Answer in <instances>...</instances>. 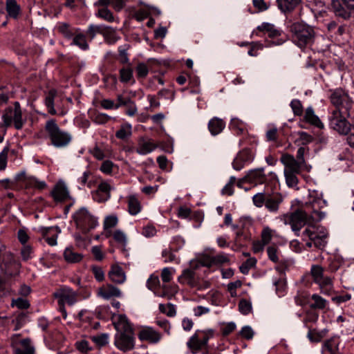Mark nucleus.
Listing matches in <instances>:
<instances>
[{
  "mask_svg": "<svg viewBox=\"0 0 354 354\" xmlns=\"http://www.w3.org/2000/svg\"><path fill=\"white\" fill-rule=\"evenodd\" d=\"M28 314L24 312L16 313L11 317V325L13 326L14 330H19L28 322Z\"/></svg>",
  "mask_w": 354,
  "mask_h": 354,
  "instance_id": "23",
  "label": "nucleus"
},
{
  "mask_svg": "<svg viewBox=\"0 0 354 354\" xmlns=\"http://www.w3.org/2000/svg\"><path fill=\"white\" fill-rule=\"evenodd\" d=\"M73 218L76 222L77 225L85 232L93 229L97 225L96 218L93 216L84 207L79 209L74 214Z\"/></svg>",
  "mask_w": 354,
  "mask_h": 354,
  "instance_id": "9",
  "label": "nucleus"
},
{
  "mask_svg": "<svg viewBox=\"0 0 354 354\" xmlns=\"http://www.w3.org/2000/svg\"><path fill=\"white\" fill-rule=\"evenodd\" d=\"M326 237H327L326 234H323L321 236L317 234L313 240L314 245L319 249L324 248L326 244Z\"/></svg>",
  "mask_w": 354,
  "mask_h": 354,
  "instance_id": "50",
  "label": "nucleus"
},
{
  "mask_svg": "<svg viewBox=\"0 0 354 354\" xmlns=\"http://www.w3.org/2000/svg\"><path fill=\"white\" fill-rule=\"evenodd\" d=\"M290 105L295 115L301 116L303 115V106L300 100L297 99L292 100Z\"/></svg>",
  "mask_w": 354,
  "mask_h": 354,
  "instance_id": "47",
  "label": "nucleus"
},
{
  "mask_svg": "<svg viewBox=\"0 0 354 354\" xmlns=\"http://www.w3.org/2000/svg\"><path fill=\"white\" fill-rule=\"evenodd\" d=\"M102 35L105 41L109 44H113L120 39V37L117 35L115 30L110 26H106Z\"/></svg>",
  "mask_w": 354,
  "mask_h": 354,
  "instance_id": "34",
  "label": "nucleus"
},
{
  "mask_svg": "<svg viewBox=\"0 0 354 354\" xmlns=\"http://www.w3.org/2000/svg\"><path fill=\"white\" fill-rule=\"evenodd\" d=\"M59 31L67 38H71L73 35L74 32L70 28V26L66 23L59 24L57 26Z\"/></svg>",
  "mask_w": 354,
  "mask_h": 354,
  "instance_id": "49",
  "label": "nucleus"
},
{
  "mask_svg": "<svg viewBox=\"0 0 354 354\" xmlns=\"http://www.w3.org/2000/svg\"><path fill=\"white\" fill-rule=\"evenodd\" d=\"M17 238L19 241L21 243L22 246L28 245L27 242L30 237L28 234L27 230L25 228L19 229L17 232Z\"/></svg>",
  "mask_w": 354,
  "mask_h": 354,
  "instance_id": "61",
  "label": "nucleus"
},
{
  "mask_svg": "<svg viewBox=\"0 0 354 354\" xmlns=\"http://www.w3.org/2000/svg\"><path fill=\"white\" fill-rule=\"evenodd\" d=\"M115 345L120 350L126 352L134 347V337L133 333H117L115 337Z\"/></svg>",
  "mask_w": 354,
  "mask_h": 354,
  "instance_id": "15",
  "label": "nucleus"
},
{
  "mask_svg": "<svg viewBox=\"0 0 354 354\" xmlns=\"http://www.w3.org/2000/svg\"><path fill=\"white\" fill-rule=\"evenodd\" d=\"M346 117L348 116L339 110L333 111L329 118L330 127L339 133L346 135L351 130V125Z\"/></svg>",
  "mask_w": 354,
  "mask_h": 354,
  "instance_id": "8",
  "label": "nucleus"
},
{
  "mask_svg": "<svg viewBox=\"0 0 354 354\" xmlns=\"http://www.w3.org/2000/svg\"><path fill=\"white\" fill-rule=\"evenodd\" d=\"M21 257L23 261H26L33 257L32 248L30 245H24L21 249Z\"/></svg>",
  "mask_w": 354,
  "mask_h": 354,
  "instance_id": "46",
  "label": "nucleus"
},
{
  "mask_svg": "<svg viewBox=\"0 0 354 354\" xmlns=\"http://www.w3.org/2000/svg\"><path fill=\"white\" fill-rule=\"evenodd\" d=\"M108 275L110 280L115 283L121 284L126 280L125 272L118 265L112 266Z\"/></svg>",
  "mask_w": 354,
  "mask_h": 354,
  "instance_id": "20",
  "label": "nucleus"
},
{
  "mask_svg": "<svg viewBox=\"0 0 354 354\" xmlns=\"http://www.w3.org/2000/svg\"><path fill=\"white\" fill-rule=\"evenodd\" d=\"M12 306H16L19 309H26L30 306L28 301L24 298H17L12 301Z\"/></svg>",
  "mask_w": 354,
  "mask_h": 354,
  "instance_id": "55",
  "label": "nucleus"
},
{
  "mask_svg": "<svg viewBox=\"0 0 354 354\" xmlns=\"http://www.w3.org/2000/svg\"><path fill=\"white\" fill-rule=\"evenodd\" d=\"M310 273L314 282L319 285L322 292L328 295L333 288L332 279L324 274L323 268L314 265L311 267Z\"/></svg>",
  "mask_w": 354,
  "mask_h": 354,
  "instance_id": "7",
  "label": "nucleus"
},
{
  "mask_svg": "<svg viewBox=\"0 0 354 354\" xmlns=\"http://www.w3.org/2000/svg\"><path fill=\"white\" fill-rule=\"evenodd\" d=\"M326 205V202L321 198L314 199L310 203L313 211L310 214L302 209H297L295 211L283 214L281 221L284 224L290 225L292 231L299 232L306 225L313 227L317 222L321 221L325 216V213L320 208Z\"/></svg>",
  "mask_w": 354,
  "mask_h": 354,
  "instance_id": "1",
  "label": "nucleus"
},
{
  "mask_svg": "<svg viewBox=\"0 0 354 354\" xmlns=\"http://www.w3.org/2000/svg\"><path fill=\"white\" fill-rule=\"evenodd\" d=\"M277 248L273 245L269 246L267 248L268 258L272 261L277 263L279 261V257L277 254Z\"/></svg>",
  "mask_w": 354,
  "mask_h": 354,
  "instance_id": "63",
  "label": "nucleus"
},
{
  "mask_svg": "<svg viewBox=\"0 0 354 354\" xmlns=\"http://www.w3.org/2000/svg\"><path fill=\"white\" fill-rule=\"evenodd\" d=\"M258 29L261 31H266L269 34V36L272 37L280 35L279 30H277L274 25L268 23L262 24L258 27Z\"/></svg>",
  "mask_w": 354,
  "mask_h": 354,
  "instance_id": "39",
  "label": "nucleus"
},
{
  "mask_svg": "<svg viewBox=\"0 0 354 354\" xmlns=\"http://www.w3.org/2000/svg\"><path fill=\"white\" fill-rule=\"evenodd\" d=\"M12 354H35V347L29 338L15 334L10 338Z\"/></svg>",
  "mask_w": 354,
  "mask_h": 354,
  "instance_id": "6",
  "label": "nucleus"
},
{
  "mask_svg": "<svg viewBox=\"0 0 354 354\" xmlns=\"http://www.w3.org/2000/svg\"><path fill=\"white\" fill-rule=\"evenodd\" d=\"M240 312L243 315H248L252 310L251 303L246 299H241L239 304Z\"/></svg>",
  "mask_w": 354,
  "mask_h": 354,
  "instance_id": "56",
  "label": "nucleus"
},
{
  "mask_svg": "<svg viewBox=\"0 0 354 354\" xmlns=\"http://www.w3.org/2000/svg\"><path fill=\"white\" fill-rule=\"evenodd\" d=\"M237 156L243 160L245 163L251 162L253 159L252 151L249 149H244L241 151Z\"/></svg>",
  "mask_w": 354,
  "mask_h": 354,
  "instance_id": "51",
  "label": "nucleus"
},
{
  "mask_svg": "<svg viewBox=\"0 0 354 354\" xmlns=\"http://www.w3.org/2000/svg\"><path fill=\"white\" fill-rule=\"evenodd\" d=\"M3 263L5 272L7 275L12 277L18 274L21 268V263L17 259L14 254L10 252L5 254Z\"/></svg>",
  "mask_w": 354,
  "mask_h": 354,
  "instance_id": "14",
  "label": "nucleus"
},
{
  "mask_svg": "<svg viewBox=\"0 0 354 354\" xmlns=\"http://www.w3.org/2000/svg\"><path fill=\"white\" fill-rule=\"evenodd\" d=\"M178 281L183 284H187L190 287H196L197 281L195 272L192 269H185L178 277Z\"/></svg>",
  "mask_w": 354,
  "mask_h": 354,
  "instance_id": "24",
  "label": "nucleus"
},
{
  "mask_svg": "<svg viewBox=\"0 0 354 354\" xmlns=\"http://www.w3.org/2000/svg\"><path fill=\"white\" fill-rule=\"evenodd\" d=\"M331 104L336 107L335 110L344 112V115L350 116V111L353 107V100L348 93L342 88L331 91L330 95Z\"/></svg>",
  "mask_w": 354,
  "mask_h": 354,
  "instance_id": "4",
  "label": "nucleus"
},
{
  "mask_svg": "<svg viewBox=\"0 0 354 354\" xmlns=\"http://www.w3.org/2000/svg\"><path fill=\"white\" fill-rule=\"evenodd\" d=\"M277 6L279 10L284 12H291L298 7L301 0H277Z\"/></svg>",
  "mask_w": 354,
  "mask_h": 354,
  "instance_id": "27",
  "label": "nucleus"
},
{
  "mask_svg": "<svg viewBox=\"0 0 354 354\" xmlns=\"http://www.w3.org/2000/svg\"><path fill=\"white\" fill-rule=\"evenodd\" d=\"M118 217L114 215L108 216L105 218L104 221V229L111 228L118 224Z\"/></svg>",
  "mask_w": 354,
  "mask_h": 354,
  "instance_id": "60",
  "label": "nucleus"
},
{
  "mask_svg": "<svg viewBox=\"0 0 354 354\" xmlns=\"http://www.w3.org/2000/svg\"><path fill=\"white\" fill-rule=\"evenodd\" d=\"M2 124L5 127L10 126L13 122L16 129H21L23 127L24 120L19 103L15 102L13 106L8 107L2 115Z\"/></svg>",
  "mask_w": 354,
  "mask_h": 354,
  "instance_id": "5",
  "label": "nucleus"
},
{
  "mask_svg": "<svg viewBox=\"0 0 354 354\" xmlns=\"http://www.w3.org/2000/svg\"><path fill=\"white\" fill-rule=\"evenodd\" d=\"M106 26L91 24L87 30L86 34L91 39H93L97 33L103 35Z\"/></svg>",
  "mask_w": 354,
  "mask_h": 354,
  "instance_id": "40",
  "label": "nucleus"
},
{
  "mask_svg": "<svg viewBox=\"0 0 354 354\" xmlns=\"http://www.w3.org/2000/svg\"><path fill=\"white\" fill-rule=\"evenodd\" d=\"M120 81L122 82H129L133 77V71L129 68H123L120 71Z\"/></svg>",
  "mask_w": 354,
  "mask_h": 354,
  "instance_id": "53",
  "label": "nucleus"
},
{
  "mask_svg": "<svg viewBox=\"0 0 354 354\" xmlns=\"http://www.w3.org/2000/svg\"><path fill=\"white\" fill-rule=\"evenodd\" d=\"M292 40L300 48L311 45L314 41L315 31L313 28L301 23H294L290 26Z\"/></svg>",
  "mask_w": 354,
  "mask_h": 354,
  "instance_id": "3",
  "label": "nucleus"
},
{
  "mask_svg": "<svg viewBox=\"0 0 354 354\" xmlns=\"http://www.w3.org/2000/svg\"><path fill=\"white\" fill-rule=\"evenodd\" d=\"M6 11L10 17L17 19L20 12V7L15 0H6Z\"/></svg>",
  "mask_w": 354,
  "mask_h": 354,
  "instance_id": "33",
  "label": "nucleus"
},
{
  "mask_svg": "<svg viewBox=\"0 0 354 354\" xmlns=\"http://www.w3.org/2000/svg\"><path fill=\"white\" fill-rule=\"evenodd\" d=\"M283 201V197L281 195H270L268 194L265 207L271 213H277L279 208V205Z\"/></svg>",
  "mask_w": 354,
  "mask_h": 354,
  "instance_id": "21",
  "label": "nucleus"
},
{
  "mask_svg": "<svg viewBox=\"0 0 354 354\" xmlns=\"http://www.w3.org/2000/svg\"><path fill=\"white\" fill-rule=\"evenodd\" d=\"M97 295L104 299H109L111 297H120L122 295L120 290L111 284L102 286L98 289Z\"/></svg>",
  "mask_w": 354,
  "mask_h": 354,
  "instance_id": "18",
  "label": "nucleus"
},
{
  "mask_svg": "<svg viewBox=\"0 0 354 354\" xmlns=\"http://www.w3.org/2000/svg\"><path fill=\"white\" fill-rule=\"evenodd\" d=\"M73 44L79 46L82 50H86L88 47L84 35L82 34H79L73 38Z\"/></svg>",
  "mask_w": 354,
  "mask_h": 354,
  "instance_id": "48",
  "label": "nucleus"
},
{
  "mask_svg": "<svg viewBox=\"0 0 354 354\" xmlns=\"http://www.w3.org/2000/svg\"><path fill=\"white\" fill-rule=\"evenodd\" d=\"M246 178H248V183L254 186L263 185L267 182V176L262 167L250 170L246 174Z\"/></svg>",
  "mask_w": 354,
  "mask_h": 354,
  "instance_id": "16",
  "label": "nucleus"
},
{
  "mask_svg": "<svg viewBox=\"0 0 354 354\" xmlns=\"http://www.w3.org/2000/svg\"><path fill=\"white\" fill-rule=\"evenodd\" d=\"M225 123L221 119L214 118L208 123V129L213 136L219 134L225 128Z\"/></svg>",
  "mask_w": 354,
  "mask_h": 354,
  "instance_id": "30",
  "label": "nucleus"
},
{
  "mask_svg": "<svg viewBox=\"0 0 354 354\" xmlns=\"http://www.w3.org/2000/svg\"><path fill=\"white\" fill-rule=\"evenodd\" d=\"M111 119V117L105 113H97L93 117V121L99 124H103L106 123L109 120Z\"/></svg>",
  "mask_w": 354,
  "mask_h": 354,
  "instance_id": "64",
  "label": "nucleus"
},
{
  "mask_svg": "<svg viewBox=\"0 0 354 354\" xmlns=\"http://www.w3.org/2000/svg\"><path fill=\"white\" fill-rule=\"evenodd\" d=\"M156 147L157 145L151 140H145L142 138L139 140L136 152L140 155H146L153 151Z\"/></svg>",
  "mask_w": 354,
  "mask_h": 354,
  "instance_id": "25",
  "label": "nucleus"
},
{
  "mask_svg": "<svg viewBox=\"0 0 354 354\" xmlns=\"http://www.w3.org/2000/svg\"><path fill=\"white\" fill-rule=\"evenodd\" d=\"M91 338L97 345L102 346L108 343L109 335L106 333H102L98 335L92 336Z\"/></svg>",
  "mask_w": 354,
  "mask_h": 354,
  "instance_id": "54",
  "label": "nucleus"
},
{
  "mask_svg": "<svg viewBox=\"0 0 354 354\" xmlns=\"http://www.w3.org/2000/svg\"><path fill=\"white\" fill-rule=\"evenodd\" d=\"M50 195L57 203H63L67 200L72 199L69 190L62 180H59L53 187L50 192Z\"/></svg>",
  "mask_w": 354,
  "mask_h": 354,
  "instance_id": "12",
  "label": "nucleus"
},
{
  "mask_svg": "<svg viewBox=\"0 0 354 354\" xmlns=\"http://www.w3.org/2000/svg\"><path fill=\"white\" fill-rule=\"evenodd\" d=\"M54 296L58 299V304L64 306L65 304L73 306L77 301V293L68 287L62 288Z\"/></svg>",
  "mask_w": 354,
  "mask_h": 354,
  "instance_id": "13",
  "label": "nucleus"
},
{
  "mask_svg": "<svg viewBox=\"0 0 354 354\" xmlns=\"http://www.w3.org/2000/svg\"><path fill=\"white\" fill-rule=\"evenodd\" d=\"M96 16L106 20L109 22H112L114 21V17L113 16L112 12L107 8V7H104L98 10L96 13Z\"/></svg>",
  "mask_w": 354,
  "mask_h": 354,
  "instance_id": "42",
  "label": "nucleus"
},
{
  "mask_svg": "<svg viewBox=\"0 0 354 354\" xmlns=\"http://www.w3.org/2000/svg\"><path fill=\"white\" fill-rule=\"evenodd\" d=\"M297 173H284L286 181L288 187H295L298 183Z\"/></svg>",
  "mask_w": 354,
  "mask_h": 354,
  "instance_id": "57",
  "label": "nucleus"
},
{
  "mask_svg": "<svg viewBox=\"0 0 354 354\" xmlns=\"http://www.w3.org/2000/svg\"><path fill=\"white\" fill-rule=\"evenodd\" d=\"M187 347L195 354L202 349L203 345L200 338L198 331H196L189 339L187 343Z\"/></svg>",
  "mask_w": 354,
  "mask_h": 354,
  "instance_id": "31",
  "label": "nucleus"
},
{
  "mask_svg": "<svg viewBox=\"0 0 354 354\" xmlns=\"http://www.w3.org/2000/svg\"><path fill=\"white\" fill-rule=\"evenodd\" d=\"M304 119L306 122L317 128L322 129L324 127L323 123L319 117L315 114L312 106H309L306 109Z\"/></svg>",
  "mask_w": 354,
  "mask_h": 354,
  "instance_id": "28",
  "label": "nucleus"
},
{
  "mask_svg": "<svg viewBox=\"0 0 354 354\" xmlns=\"http://www.w3.org/2000/svg\"><path fill=\"white\" fill-rule=\"evenodd\" d=\"M24 186L26 187H33L38 189H42L44 187V183L37 180V179L34 176H29Z\"/></svg>",
  "mask_w": 354,
  "mask_h": 354,
  "instance_id": "43",
  "label": "nucleus"
},
{
  "mask_svg": "<svg viewBox=\"0 0 354 354\" xmlns=\"http://www.w3.org/2000/svg\"><path fill=\"white\" fill-rule=\"evenodd\" d=\"M160 283L158 276L151 275L147 281V287L151 291L156 290L160 287Z\"/></svg>",
  "mask_w": 354,
  "mask_h": 354,
  "instance_id": "45",
  "label": "nucleus"
},
{
  "mask_svg": "<svg viewBox=\"0 0 354 354\" xmlns=\"http://www.w3.org/2000/svg\"><path fill=\"white\" fill-rule=\"evenodd\" d=\"M281 161L285 166L284 173H300L302 165L293 156L284 154L281 156Z\"/></svg>",
  "mask_w": 354,
  "mask_h": 354,
  "instance_id": "17",
  "label": "nucleus"
},
{
  "mask_svg": "<svg viewBox=\"0 0 354 354\" xmlns=\"http://www.w3.org/2000/svg\"><path fill=\"white\" fill-rule=\"evenodd\" d=\"M268 195V194H266L265 192H259L256 194L252 197L253 204L257 207H262L263 205H265Z\"/></svg>",
  "mask_w": 354,
  "mask_h": 354,
  "instance_id": "41",
  "label": "nucleus"
},
{
  "mask_svg": "<svg viewBox=\"0 0 354 354\" xmlns=\"http://www.w3.org/2000/svg\"><path fill=\"white\" fill-rule=\"evenodd\" d=\"M257 263V259L255 258L248 259L239 268L241 273L246 274L249 270L255 266Z\"/></svg>",
  "mask_w": 354,
  "mask_h": 354,
  "instance_id": "44",
  "label": "nucleus"
},
{
  "mask_svg": "<svg viewBox=\"0 0 354 354\" xmlns=\"http://www.w3.org/2000/svg\"><path fill=\"white\" fill-rule=\"evenodd\" d=\"M131 125L130 124H125L120 127V129L115 133V136L118 139L125 140L129 138L131 134Z\"/></svg>",
  "mask_w": 354,
  "mask_h": 354,
  "instance_id": "38",
  "label": "nucleus"
},
{
  "mask_svg": "<svg viewBox=\"0 0 354 354\" xmlns=\"http://www.w3.org/2000/svg\"><path fill=\"white\" fill-rule=\"evenodd\" d=\"M331 6L336 16L347 19L354 10V0H333Z\"/></svg>",
  "mask_w": 354,
  "mask_h": 354,
  "instance_id": "10",
  "label": "nucleus"
},
{
  "mask_svg": "<svg viewBox=\"0 0 354 354\" xmlns=\"http://www.w3.org/2000/svg\"><path fill=\"white\" fill-rule=\"evenodd\" d=\"M61 230L57 226L46 227V241L51 246L57 244V238Z\"/></svg>",
  "mask_w": 354,
  "mask_h": 354,
  "instance_id": "32",
  "label": "nucleus"
},
{
  "mask_svg": "<svg viewBox=\"0 0 354 354\" xmlns=\"http://www.w3.org/2000/svg\"><path fill=\"white\" fill-rule=\"evenodd\" d=\"M59 101V98L57 96V91L50 89L48 93V95L46 96V109L50 115H59L60 116L64 115L60 109Z\"/></svg>",
  "mask_w": 354,
  "mask_h": 354,
  "instance_id": "11",
  "label": "nucleus"
},
{
  "mask_svg": "<svg viewBox=\"0 0 354 354\" xmlns=\"http://www.w3.org/2000/svg\"><path fill=\"white\" fill-rule=\"evenodd\" d=\"M136 71L138 78H145L149 73V68L144 63L138 64L136 66Z\"/></svg>",
  "mask_w": 354,
  "mask_h": 354,
  "instance_id": "59",
  "label": "nucleus"
},
{
  "mask_svg": "<svg viewBox=\"0 0 354 354\" xmlns=\"http://www.w3.org/2000/svg\"><path fill=\"white\" fill-rule=\"evenodd\" d=\"M114 326L118 333H133V328L125 315H119L114 322Z\"/></svg>",
  "mask_w": 354,
  "mask_h": 354,
  "instance_id": "19",
  "label": "nucleus"
},
{
  "mask_svg": "<svg viewBox=\"0 0 354 354\" xmlns=\"http://www.w3.org/2000/svg\"><path fill=\"white\" fill-rule=\"evenodd\" d=\"M110 190L111 186L107 183H101L96 193L93 195L94 199L100 202L106 201L110 197Z\"/></svg>",
  "mask_w": 354,
  "mask_h": 354,
  "instance_id": "29",
  "label": "nucleus"
},
{
  "mask_svg": "<svg viewBox=\"0 0 354 354\" xmlns=\"http://www.w3.org/2000/svg\"><path fill=\"white\" fill-rule=\"evenodd\" d=\"M65 260L68 263H77L82 259V255L75 252L71 248H67L64 252Z\"/></svg>",
  "mask_w": 354,
  "mask_h": 354,
  "instance_id": "37",
  "label": "nucleus"
},
{
  "mask_svg": "<svg viewBox=\"0 0 354 354\" xmlns=\"http://www.w3.org/2000/svg\"><path fill=\"white\" fill-rule=\"evenodd\" d=\"M236 182V178L234 176H231L228 183L223 188L222 194L223 195L231 196L234 193L233 186Z\"/></svg>",
  "mask_w": 354,
  "mask_h": 354,
  "instance_id": "52",
  "label": "nucleus"
},
{
  "mask_svg": "<svg viewBox=\"0 0 354 354\" xmlns=\"http://www.w3.org/2000/svg\"><path fill=\"white\" fill-rule=\"evenodd\" d=\"M310 8L316 18L323 17L326 14L327 7L323 0H313Z\"/></svg>",
  "mask_w": 354,
  "mask_h": 354,
  "instance_id": "26",
  "label": "nucleus"
},
{
  "mask_svg": "<svg viewBox=\"0 0 354 354\" xmlns=\"http://www.w3.org/2000/svg\"><path fill=\"white\" fill-rule=\"evenodd\" d=\"M141 210L139 201L134 196H131L128 198V211L131 215L138 214Z\"/></svg>",
  "mask_w": 354,
  "mask_h": 354,
  "instance_id": "35",
  "label": "nucleus"
},
{
  "mask_svg": "<svg viewBox=\"0 0 354 354\" xmlns=\"http://www.w3.org/2000/svg\"><path fill=\"white\" fill-rule=\"evenodd\" d=\"M138 337L142 341L146 340L151 343H157L160 341L161 335L151 328H147L139 333Z\"/></svg>",
  "mask_w": 354,
  "mask_h": 354,
  "instance_id": "22",
  "label": "nucleus"
},
{
  "mask_svg": "<svg viewBox=\"0 0 354 354\" xmlns=\"http://www.w3.org/2000/svg\"><path fill=\"white\" fill-rule=\"evenodd\" d=\"M46 133L49 138L51 144L57 147H66L71 141V135L62 130L58 126L55 119L50 118L46 121Z\"/></svg>",
  "mask_w": 354,
  "mask_h": 354,
  "instance_id": "2",
  "label": "nucleus"
},
{
  "mask_svg": "<svg viewBox=\"0 0 354 354\" xmlns=\"http://www.w3.org/2000/svg\"><path fill=\"white\" fill-rule=\"evenodd\" d=\"M113 236L114 240L116 242L122 244L124 246L126 245L127 236L122 231L118 230L115 231Z\"/></svg>",
  "mask_w": 354,
  "mask_h": 354,
  "instance_id": "62",
  "label": "nucleus"
},
{
  "mask_svg": "<svg viewBox=\"0 0 354 354\" xmlns=\"http://www.w3.org/2000/svg\"><path fill=\"white\" fill-rule=\"evenodd\" d=\"M129 48V45H124L122 46H120L118 48L119 52V60L122 64H126L129 62V58L127 55V50Z\"/></svg>",
  "mask_w": 354,
  "mask_h": 354,
  "instance_id": "58",
  "label": "nucleus"
},
{
  "mask_svg": "<svg viewBox=\"0 0 354 354\" xmlns=\"http://www.w3.org/2000/svg\"><path fill=\"white\" fill-rule=\"evenodd\" d=\"M311 299L313 301V302L310 304V307L312 309L322 310L325 308L328 304V301L319 295H313Z\"/></svg>",
  "mask_w": 354,
  "mask_h": 354,
  "instance_id": "36",
  "label": "nucleus"
}]
</instances>
